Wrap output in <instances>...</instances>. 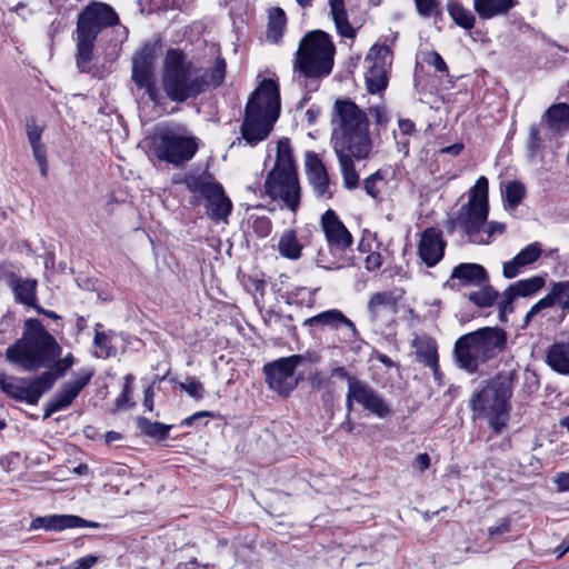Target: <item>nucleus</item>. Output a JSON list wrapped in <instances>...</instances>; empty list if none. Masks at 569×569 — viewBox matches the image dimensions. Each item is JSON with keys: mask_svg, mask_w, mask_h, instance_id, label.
Segmentation results:
<instances>
[{"mask_svg": "<svg viewBox=\"0 0 569 569\" xmlns=\"http://www.w3.org/2000/svg\"><path fill=\"white\" fill-rule=\"evenodd\" d=\"M542 149V138L537 126L532 124L529 128L528 150L530 156H535Z\"/></svg>", "mask_w": 569, "mask_h": 569, "instance_id": "obj_48", "label": "nucleus"}, {"mask_svg": "<svg viewBox=\"0 0 569 569\" xmlns=\"http://www.w3.org/2000/svg\"><path fill=\"white\" fill-rule=\"evenodd\" d=\"M306 170L309 183L316 197L330 199L332 191L330 190L329 174L326 166L315 152L307 153Z\"/></svg>", "mask_w": 569, "mask_h": 569, "instance_id": "obj_21", "label": "nucleus"}, {"mask_svg": "<svg viewBox=\"0 0 569 569\" xmlns=\"http://www.w3.org/2000/svg\"><path fill=\"white\" fill-rule=\"evenodd\" d=\"M462 149H463V146L461 143H455L452 146L440 149V153H449L451 156H458Z\"/></svg>", "mask_w": 569, "mask_h": 569, "instance_id": "obj_64", "label": "nucleus"}, {"mask_svg": "<svg viewBox=\"0 0 569 569\" xmlns=\"http://www.w3.org/2000/svg\"><path fill=\"white\" fill-rule=\"evenodd\" d=\"M333 54L330 37L321 30L311 31L299 43L295 68L307 78L326 77L332 69Z\"/></svg>", "mask_w": 569, "mask_h": 569, "instance_id": "obj_8", "label": "nucleus"}, {"mask_svg": "<svg viewBox=\"0 0 569 569\" xmlns=\"http://www.w3.org/2000/svg\"><path fill=\"white\" fill-rule=\"evenodd\" d=\"M207 72L208 88L219 87L226 77V61L223 58L218 57L214 61L213 67Z\"/></svg>", "mask_w": 569, "mask_h": 569, "instance_id": "obj_41", "label": "nucleus"}, {"mask_svg": "<svg viewBox=\"0 0 569 569\" xmlns=\"http://www.w3.org/2000/svg\"><path fill=\"white\" fill-rule=\"evenodd\" d=\"M510 521L506 518L500 519L497 525L488 529L489 537L493 538L499 535L508 533L510 531Z\"/></svg>", "mask_w": 569, "mask_h": 569, "instance_id": "obj_56", "label": "nucleus"}, {"mask_svg": "<svg viewBox=\"0 0 569 569\" xmlns=\"http://www.w3.org/2000/svg\"><path fill=\"white\" fill-rule=\"evenodd\" d=\"M61 352L62 348L56 338L47 331L41 321L28 319L24 322L21 338L6 349V359L9 363L28 372L51 367V371H44L43 373H50L53 377V386L56 380L63 377L74 365L71 352L59 359Z\"/></svg>", "mask_w": 569, "mask_h": 569, "instance_id": "obj_2", "label": "nucleus"}, {"mask_svg": "<svg viewBox=\"0 0 569 569\" xmlns=\"http://www.w3.org/2000/svg\"><path fill=\"white\" fill-rule=\"evenodd\" d=\"M52 379L50 373H41L32 379L10 377L2 380L1 389L17 400L36 405L41 396L52 388Z\"/></svg>", "mask_w": 569, "mask_h": 569, "instance_id": "obj_17", "label": "nucleus"}, {"mask_svg": "<svg viewBox=\"0 0 569 569\" xmlns=\"http://www.w3.org/2000/svg\"><path fill=\"white\" fill-rule=\"evenodd\" d=\"M547 298H551L552 307L556 302L561 301L563 299L569 298V280L559 281L553 283L551 291L546 296Z\"/></svg>", "mask_w": 569, "mask_h": 569, "instance_id": "obj_45", "label": "nucleus"}, {"mask_svg": "<svg viewBox=\"0 0 569 569\" xmlns=\"http://www.w3.org/2000/svg\"><path fill=\"white\" fill-rule=\"evenodd\" d=\"M83 522L82 518L74 515H51L44 517H37L30 523V529L38 530L44 529L47 531H62L64 529H72L73 526Z\"/></svg>", "mask_w": 569, "mask_h": 569, "instance_id": "obj_25", "label": "nucleus"}, {"mask_svg": "<svg viewBox=\"0 0 569 569\" xmlns=\"http://www.w3.org/2000/svg\"><path fill=\"white\" fill-rule=\"evenodd\" d=\"M367 113L368 117L371 116L373 118L376 126L379 127H385L390 120L389 112L382 104L369 107Z\"/></svg>", "mask_w": 569, "mask_h": 569, "instance_id": "obj_47", "label": "nucleus"}, {"mask_svg": "<svg viewBox=\"0 0 569 569\" xmlns=\"http://www.w3.org/2000/svg\"><path fill=\"white\" fill-rule=\"evenodd\" d=\"M517 0H473V9L480 19L488 20L507 14Z\"/></svg>", "mask_w": 569, "mask_h": 569, "instance_id": "obj_27", "label": "nucleus"}, {"mask_svg": "<svg viewBox=\"0 0 569 569\" xmlns=\"http://www.w3.org/2000/svg\"><path fill=\"white\" fill-rule=\"evenodd\" d=\"M158 56L157 43H146L132 59L131 80L138 91H143L148 99L158 104L162 96L157 86L154 62Z\"/></svg>", "mask_w": 569, "mask_h": 569, "instance_id": "obj_12", "label": "nucleus"}, {"mask_svg": "<svg viewBox=\"0 0 569 569\" xmlns=\"http://www.w3.org/2000/svg\"><path fill=\"white\" fill-rule=\"evenodd\" d=\"M425 62L429 66L435 67V69L439 72H448L447 64L442 57L437 51H429L425 54Z\"/></svg>", "mask_w": 569, "mask_h": 569, "instance_id": "obj_52", "label": "nucleus"}, {"mask_svg": "<svg viewBox=\"0 0 569 569\" xmlns=\"http://www.w3.org/2000/svg\"><path fill=\"white\" fill-rule=\"evenodd\" d=\"M418 13L423 18L437 16L440 12L437 0H415Z\"/></svg>", "mask_w": 569, "mask_h": 569, "instance_id": "obj_46", "label": "nucleus"}, {"mask_svg": "<svg viewBox=\"0 0 569 569\" xmlns=\"http://www.w3.org/2000/svg\"><path fill=\"white\" fill-rule=\"evenodd\" d=\"M430 461L429 455L427 452H422L415 458L413 467L420 472H423L430 467Z\"/></svg>", "mask_w": 569, "mask_h": 569, "instance_id": "obj_57", "label": "nucleus"}, {"mask_svg": "<svg viewBox=\"0 0 569 569\" xmlns=\"http://www.w3.org/2000/svg\"><path fill=\"white\" fill-rule=\"evenodd\" d=\"M446 244L439 229L427 228L418 243V256L427 267L432 268L443 258Z\"/></svg>", "mask_w": 569, "mask_h": 569, "instance_id": "obj_20", "label": "nucleus"}, {"mask_svg": "<svg viewBox=\"0 0 569 569\" xmlns=\"http://www.w3.org/2000/svg\"><path fill=\"white\" fill-rule=\"evenodd\" d=\"M280 113L279 87L272 79H264L252 92L246 106L241 127L243 139L250 146L264 140Z\"/></svg>", "mask_w": 569, "mask_h": 569, "instance_id": "obj_5", "label": "nucleus"}, {"mask_svg": "<svg viewBox=\"0 0 569 569\" xmlns=\"http://www.w3.org/2000/svg\"><path fill=\"white\" fill-rule=\"evenodd\" d=\"M338 250L328 246L327 250L320 249L315 258L316 264L326 270H338L348 266V261L341 256L336 254Z\"/></svg>", "mask_w": 569, "mask_h": 569, "instance_id": "obj_35", "label": "nucleus"}, {"mask_svg": "<svg viewBox=\"0 0 569 569\" xmlns=\"http://www.w3.org/2000/svg\"><path fill=\"white\" fill-rule=\"evenodd\" d=\"M107 342H108V337L104 332L102 331H98L96 330V333H94V338H93V343L96 347L100 348L101 351L103 349H107Z\"/></svg>", "mask_w": 569, "mask_h": 569, "instance_id": "obj_62", "label": "nucleus"}, {"mask_svg": "<svg viewBox=\"0 0 569 569\" xmlns=\"http://www.w3.org/2000/svg\"><path fill=\"white\" fill-rule=\"evenodd\" d=\"M187 189L194 194L204 198L206 214L209 219L219 222H228L232 210V202L226 196L220 183L213 181L209 176H187L183 180Z\"/></svg>", "mask_w": 569, "mask_h": 569, "instance_id": "obj_11", "label": "nucleus"}, {"mask_svg": "<svg viewBox=\"0 0 569 569\" xmlns=\"http://www.w3.org/2000/svg\"><path fill=\"white\" fill-rule=\"evenodd\" d=\"M301 359V356L293 355L266 363L263 371L269 388L281 396H288L298 385L295 370Z\"/></svg>", "mask_w": 569, "mask_h": 569, "instance_id": "obj_16", "label": "nucleus"}, {"mask_svg": "<svg viewBox=\"0 0 569 569\" xmlns=\"http://www.w3.org/2000/svg\"><path fill=\"white\" fill-rule=\"evenodd\" d=\"M137 425L144 435L159 440H164L171 429V426L169 425H164L158 421H150L144 417H138Z\"/></svg>", "mask_w": 569, "mask_h": 569, "instance_id": "obj_38", "label": "nucleus"}, {"mask_svg": "<svg viewBox=\"0 0 569 569\" xmlns=\"http://www.w3.org/2000/svg\"><path fill=\"white\" fill-rule=\"evenodd\" d=\"M305 326H322L331 330L346 329L348 340L359 339L355 323L338 309L322 311L305 321Z\"/></svg>", "mask_w": 569, "mask_h": 569, "instance_id": "obj_22", "label": "nucleus"}, {"mask_svg": "<svg viewBox=\"0 0 569 569\" xmlns=\"http://www.w3.org/2000/svg\"><path fill=\"white\" fill-rule=\"evenodd\" d=\"M542 120L553 132H562L569 129V104L553 103L543 113Z\"/></svg>", "mask_w": 569, "mask_h": 569, "instance_id": "obj_31", "label": "nucleus"}, {"mask_svg": "<svg viewBox=\"0 0 569 569\" xmlns=\"http://www.w3.org/2000/svg\"><path fill=\"white\" fill-rule=\"evenodd\" d=\"M366 110L349 98L337 99L331 111V144L338 159L343 186L353 190L359 186L355 160H367L372 154L373 140Z\"/></svg>", "mask_w": 569, "mask_h": 569, "instance_id": "obj_1", "label": "nucleus"}, {"mask_svg": "<svg viewBox=\"0 0 569 569\" xmlns=\"http://www.w3.org/2000/svg\"><path fill=\"white\" fill-rule=\"evenodd\" d=\"M119 21L118 14L107 3L93 2L78 16L77 20V66L84 72L89 70L93 47L102 29Z\"/></svg>", "mask_w": 569, "mask_h": 569, "instance_id": "obj_7", "label": "nucleus"}, {"mask_svg": "<svg viewBox=\"0 0 569 569\" xmlns=\"http://www.w3.org/2000/svg\"><path fill=\"white\" fill-rule=\"evenodd\" d=\"M451 279L459 280L462 286H482L487 282L486 269L477 263H460L453 268Z\"/></svg>", "mask_w": 569, "mask_h": 569, "instance_id": "obj_26", "label": "nucleus"}, {"mask_svg": "<svg viewBox=\"0 0 569 569\" xmlns=\"http://www.w3.org/2000/svg\"><path fill=\"white\" fill-rule=\"evenodd\" d=\"M552 307L551 298L543 297L538 302H536L528 313L525 317V325H528L536 316H538L541 311L549 309Z\"/></svg>", "mask_w": 569, "mask_h": 569, "instance_id": "obj_50", "label": "nucleus"}, {"mask_svg": "<svg viewBox=\"0 0 569 569\" xmlns=\"http://www.w3.org/2000/svg\"><path fill=\"white\" fill-rule=\"evenodd\" d=\"M542 249L540 243L533 242L525 247L510 261L503 263L502 274L507 279L517 277L521 269L536 262L541 256Z\"/></svg>", "mask_w": 569, "mask_h": 569, "instance_id": "obj_24", "label": "nucleus"}, {"mask_svg": "<svg viewBox=\"0 0 569 569\" xmlns=\"http://www.w3.org/2000/svg\"><path fill=\"white\" fill-rule=\"evenodd\" d=\"M252 229L260 238H266L270 234L272 223L267 217H257L252 220Z\"/></svg>", "mask_w": 569, "mask_h": 569, "instance_id": "obj_49", "label": "nucleus"}, {"mask_svg": "<svg viewBox=\"0 0 569 569\" xmlns=\"http://www.w3.org/2000/svg\"><path fill=\"white\" fill-rule=\"evenodd\" d=\"M382 266V257L378 251L370 252L365 259V268L368 271H376Z\"/></svg>", "mask_w": 569, "mask_h": 569, "instance_id": "obj_55", "label": "nucleus"}, {"mask_svg": "<svg viewBox=\"0 0 569 569\" xmlns=\"http://www.w3.org/2000/svg\"><path fill=\"white\" fill-rule=\"evenodd\" d=\"M545 284L542 277H531L528 279L519 280L510 284L502 293V299L499 302L500 312L505 315L512 312V302L517 297H528L538 292Z\"/></svg>", "mask_w": 569, "mask_h": 569, "instance_id": "obj_23", "label": "nucleus"}, {"mask_svg": "<svg viewBox=\"0 0 569 569\" xmlns=\"http://www.w3.org/2000/svg\"><path fill=\"white\" fill-rule=\"evenodd\" d=\"M367 64L366 83L370 93H379L387 88L388 72L392 63V51L386 46L375 44L370 48Z\"/></svg>", "mask_w": 569, "mask_h": 569, "instance_id": "obj_15", "label": "nucleus"}, {"mask_svg": "<svg viewBox=\"0 0 569 569\" xmlns=\"http://www.w3.org/2000/svg\"><path fill=\"white\" fill-rule=\"evenodd\" d=\"M385 176L381 170L376 171L371 176L365 179L363 188L368 196L377 199L380 194V184L383 182Z\"/></svg>", "mask_w": 569, "mask_h": 569, "instance_id": "obj_42", "label": "nucleus"}, {"mask_svg": "<svg viewBox=\"0 0 569 569\" xmlns=\"http://www.w3.org/2000/svg\"><path fill=\"white\" fill-rule=\"evenodd\" d=\"M558 491H569V472H560L555 477Z\"/></svg>", "mask_w": 569, "mask_h": 569, "instance_id": "obj_58", "label": "nucleus"}, {"mask_svg": "<svg viewBox=\"0 0 569 569\" xmlns=\"http://www.w3.org/2000/svg\"><path fill=\"white\" fill-rule=\"evenodd\" d=\"M179 387L194 399H201L204 396V387L196 378L187 379L184 382L179 383Z\"/></svg>", "mask_w": 569, "mask_h": 569, "instance_id": "obj_44", "label": "nucleus"}, {"mask_svg": "<svg viewBox=\"0 0 569 569\" xmlns=\"http://www.w3.org/2000/svg\"><path fill=\"white\" fill-rule=\"evenodd\" d=\"M396 298L392 292L383 291L375 293L369 302L368 310L372 319H377L382 313H393L396 310Z\"/></svg>", "mask_w": 569, "mask_h": 569, "instance_id": "obj_34", "label": "nucleus"}, {"mask_svg": "<svg viewBox=\"0 0 569 569\" xmlns=\"http://www.w3.org/2000/svg\"><path fill=\"white\" fill-rule=\"evenodd\" d=\"M132 389L130 386H123L121 395L117 398L116 403L118 408H122L129 403Z\"/></svg>", "mask_w": 569, "mask_h": 569, "instance_id": "obj_59", "label": "nucleus"}, {"mask_svg": "<svg viewBox=\"0 0 569 569\" xmlns=\"http://www.w3.org/2000/svg\"><path fill=\"white\" fill-rule=\"evenodd\" d=\"M489 182L483 176L479 177L468 192V201L457 211L448 214L445 227L448 233L456 231L467 237L473 244H490L497 234H502L506 224L498 221H488Z\"/></svg>", "mask_w": 569, "mask_h": 569, "instance_id": "obj_3", "label": "nucleus"}, {"mask_svg": "<svg viewBox=\"0 0 569 569\" xmlns=\"http://www.w3.org/2000/svg\"><path fill=\"white\" fill-rule=\"evenodd\" d=\"M93 376V370L89 368L80 369L74 378L63 383L57 391L52 400L48 403L46 417L60 411L72 403L80 391L89 383Z\"/></svg>", "mask_w": 569, "mask_h": 569, "instance_id": "obj_18", "label": "nucleus"}, {"mask_svg": "<svg viewBox=\"0 0 569 569\" xmlns=\"http://www.w3.org/2000/svg\"><path fill=\"white\" fill-rule=\"evenodd\" d=\"M30 146L32 148L33 157L40 166L42 174L44 176L47 172L46 148L42 142Z\"/></svg>", "mask_w": 569, "mask_h": 569, "instance_id": "obj_54", "label": "nucleus"}, {"mask_svg": "<svg viewBox=\"0 0 569 569\" xmlns=\"http://www.w3.org/2000/svg\"><path fill=\"white\" fill-rule=\"evenodd\" d=\"M547 365L556 372L569 375V343L555 342L546 355Z\"/></svg>", "mask_w": 569, "mask_h": 569, "instance_id": "obj_28", "label": "nucleus"}, {"mask_svg": "<svg viewBox=\"0 0 569 569\" xmlns=\"http://www.w3.org/2000/svg\"><path fill=\"white\" fill-rule=\"evenodd\" d=\"M525 196V187L518 181L509 182L506 187V199L510 207H517Z\"/></svg>", "mask_w": 569, "mask_h": 569, "instance_id": "obj_43", "label": "nucleus"}, {"mask_svg": "<svg viewBox=\"0 0 569 569\" xmlns=\"http://www.w3.org/2000/svg\"><path fill=\"white\" fill-rule=\"evenodd\" d=\"M272 170L296 171L290 141L287 138L277 143V158Z\"/></svg>", "mask_w": 569, "mask_h": 569, "instance_id": "obj_37", "label": "nucleus"}, {"mask_svg": "<svg viewBox=\"0 0 569 569\" xmlns=\"http://www.w3.org/2000/svg\"><path fill=\"white\" fill-rule=\"evenodd\" d=\"M198 148V139L181 124L160 127L154 136L156 156L174 166L190 161Z\"/></svg>", "mask_w": 569, "mask_h": 569, "instance_id": "obj_10", "label": "nucleus"}, {"mask_svg": "<svg viewBox=\"0 0 569 569\" xmlns=\"http://www.w3.org/2000/svg\"><path fill=\"white\" fill-rule=\"evenodd\" d=\"M353 403H358L378 418H386L391 412L383 397L368 382L360 379H349V388L346 395L348 411L352 410Z\"/></svg>", "mask_w": 569, "mask_h": 569, "instance_id": "obj_14", "label": "nucleus"}, {"mask_svg": "<svg viewBox=\"0 0 569 569\" xmlns=\"http://www.w3.org/2000/svg\"><path fill=\"white\" fill-rule=\"evenodd\" d=\"M511 383L507 379L489 382L471 399V409L488 420L489 426L500 432L509 419Z\"/></svg>", "mask_w": 569, "mask_h": 569, "instance_id": "obj_9", "label": "nucleus"}, {"mask_svg": "<svg viewBox=\"0 0 569 569\" xmlns=\"http://www.w3.org/2000/svg\"><path fill=\"white\" fill-rule=\"evenodd\" d=\"M330 6V16L335 22L338 33L348 39L356 37V30L348 21V13L343 0H328Z\"/></svg>", "mask_w": 569, "mask_h": 569, "instance_id": "obj_32", "label": "nucleus"}, {"mask_svg": "<svg viewBox=\"0 0 569 569\" xmlns=\"http://www.w3.org/2000/svg\"><path fill=\"white\" fill-rule=\"evenodd\" d=\"M398 127L403 134H412L416 130L415 123L409 119H399Z\"/></svg>", "mask_w": 569, "mask_h": 569, "instance_id": "obj_61", "label": "nucleus"}, {"mask_svg": "<svg viewBox=\"0 0 569 569\" xmlns=\"http://www.w3.org/2000/svg\"><path fill=\"white\" fill-rule=\"evenodd\" d=\"M277 250L282 258L297 261L302 256L303 244L293 229H286L279 237Z\"/></svg>", "mask_w": 569, "mask_h": 569, "instance_id": "obj_29", "label": "nucleus"}, {"mask_svg": "<svg viewBox=\"0 0 569 569\" xmlns=\"http://www.w3.org/2000/svg\"><path fill=\"white\" fill-rule=\"evenodd\" d=\"M286 13L281 8H273L269 12L267 39L272 43H278L283 36L286 27Z\"/></svg>", "mask_w": 569, "mask_h": 569, "instance_id": "obj_36", "label": "nucleus"}, {"mask_svg": "<svg viewBox=\"0 0 569 569\" xmlns=\"http://www.w3.org/2000/svg\"><path fill=\"white\" fill-rule=\"evenodd\" d=\"M162 87L173 102L194 99L208 88L207 72L179 49H169L163 60Z\"/></svg>", "mask_w": 569, "mask_h": 569, "instance_id": "obj_4", "label": "nucleus"}, {"mask_svg": "<svg viewBox=\"0 0 569 569\" xmlns=\"http://www.w3.org/2000/svg\"><path fill=\"white\" fill-rule=\"evenodd\" d=\"M37 286L36 279L13 277L11 280L16 300L32 308H37Z\"/></svg>", "mask_w": 569, "mask_h": 569, "instance_id": "obj_30", "label": "nucleus"}, {"mask_svg": "<svg viewBox=\"0 0 569 569\" xmlns=\"http://www.w3.org/2000/svg\"><path fill=\"white\" fill-rule=\"evenodd\" d=\"M321 228L323 230L328 246L343 253L353 243L352 234L339 219L336 211L328 209L321 216Z\"/></svg>", "mask_w": 569, "mask_h": 569, "instance_id": "obj_19", "label": "nucleus"}, {"mask_svg": "<svg viewBox=\"0 0 569 569\" xmlns=\"http://www.w3.org/2000/svg\"><path fill=\"white\" fill-rule=\"evenodd\" d=\"M506 343V333L498 328H481L460 337L453 348L455 358L460 369L469 373L496 356Z\"/></svg>", "mask_w": 569, "mask_h": 569, "instance_id": "obj_6", "label": "nucleus"}, {"mask_svg": "<svg viewBox=\"0 0 569 569\" xmlns=\"http://www.w3.org/2000/svg\"><path fill=\"white\" fill-rule=\"evenodd\" d=\"M98 562V558L93 555H87L78 558L61 569H91Z\"/></svg>", "mask_w": 569, "mask_h": 569, "instance_id": "obj_51", "label": "nucleus"}, {"mask_svg": "<svg viewBox=\"0 0 569 569\" xmlns=\"http://www.w3.org/2000/svg\"><path fill=\"white\" fill-rule=\"evenodd\" d=\"M211 416V413L209 411H199V412H196L191 416H189L188 418H186L181 425L182 426H186V427H189L191 426L196 420L200 419V418H203V417H209Z\"/></svg>", "mask_w": 569, "mask_h": 569, "instance_id": "obj_63", "label": "nucleus"}, {"mask_svg": "<svg viewBox=\"0 0 569 569\" xmlns=\"http://www.w3.org/2000/svg\"><path fill=\"white\" fill-rule=\"evenodd\" d=\"M153 397H154V390L150 386L144 390V398H143V407L149 412L153 411Z\"/></svg>", "mask_w": 569, "mask_h": 569, "instance_id": "obj_60", "label": "nucleus"}, {"mask_svg": "<svg viewBox=\"0 0 569 569\" xmlns=\"http://www.w3.org/2000/svg\"><path fill=\"white\" fill-rule=\"evenodd\" d=\"M412 347L415 348L418 361L425 363V366L436 365V360H438V352L435 339L427 336H417L412 340Z\"/></svg>", "mask_w": 569, "mask_h": 569, "instance_id": "obj_33", "label": "nucleus"}, {"mask_svg": "<svg viewBox=\"0 0 569 569\" xmlns=\"http://www.w3.org/2000/svg\"><path fill=\"white\" fill-rule=\"evenodd\" d=\"M498 298V292L490 286H483L480 290L471 292L469 300L478 307H490Z\"/></svg>", "mask_w": 569, "mask_h": 569, "instance_id": "obj_40", "label": "nucleus"}, {"mask_svg": "<svg viewBox=\"0 0 569 569\" xmlns=\"http://www.w3.org/2000/svg\"><path fill=\"white\" fill-rule=\"evenodd\" d=\"M448 11L452 20L461 28L470 30L475 27L476 19L473 13L462 4L451 3Z\"/></svg>", "mask_w": 569, "mask_h": 569, "instance_id": "obj_39", "label": "nucleus"}, {"mask_svg": "<svg viewBox=\"0 0 569 569\" xmlns=\"http://www.w3.org/2000/svg\"><path fill=\"white\" fill-rule=\"evenodd\" d=\"M43 132V127L36 123L34 120L27 121V136L30 144H36L41 142V136Z\"/></svg>", "mask_w": 569, "mask_h": 569, "instance_id": "obj_53", "label": "nucleus"}, {"mask_svg": "<svg viewBox=\"0 0 569 569\" xmlns=\"http://www.w3.org/2000/svg\"><path fill=\"white\" fill-rule=\"evenodd\" d=\"M264 192L272 200L296 213L300 206V186L296 171L271 170L264 181Z\"/></svg>", "mask_w": 569, "mask_h": 569, "instance_id": "obj_13", "label": "nucleus"}]
</instances>
